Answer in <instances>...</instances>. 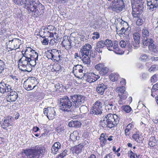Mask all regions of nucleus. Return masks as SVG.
<instances>
[{"label": "nucleus", "mask_w": 158, "mask_h": 158, "mask_svg": "<svg viewBox=\"0 0 158 158\" xmlns=\"http://www.w3.org/2000/svg\"><path fill=\"white\" fill-rule=\"evenodd\" d=\"M130 131L129 130V128H126L125 129V135L127 136H129L130 134Z\"/></svg>", "instance_id": "nucleus-62"}, {"label": "nucleus", "mask_w": 158, "mask_h": 158, "mask_svg": "<svg viewBox=\"0 0 158 158\" xmlns=\"http://www.w3.org/2000/svg\"><path fill=\"white\" fill-rule=\"evenodd\" d=\"M137 18H139L136 21V25L138 26H141L143 23L144 20L143 18H139V17Z\"/></svg>", "instance_id": "nucleus-40"}, {"label": "nucleus", "mask_w": 158, "mask_h": 158, "mask_svg": "<svg viewBox=\"0 0 158 158\" xmlns=\"http://www.w3.org/2000/svg\"><path fill=\"white\" fill-rule=\"evenodd\" d=\"M29 56H25L24 55L19 60V63L24 64L26 65H28L29 64Z\"/></svg>", "instance_id": "nucleus-18"}, {"label": "nucleus", "mask_w": 158, "mask_h": 158, "mask_svg": "<svg viewBox=\"0 0 158 158\" xmlns=\"http://www.w3.org/2000/svg\"><path fill=\"white\" fill-rule=\"evenodd\" d=\"M147 6L148 11L155 10L158 8V0H147Z\"/></svg>", "instance_id": "nucleus-7"}, {"label": "nucleus", "mask_w": 158, "mask_h": 158, "mask_svg": "<svg viewBox=\"0 0 158 158\" xmlns=\"http://www.w3.org/2000/svg\"><path fill=\"white\" fill-rule=\"evenodd\" d=\"M29 56V58L35 59L36 60H38V54L34 50L32 51V52L30 54Z\"/></svg>", "instance_id": "nucleus-22"}, {"label": "nucleus", "mask_w": 158, "mask_h": 158, "mask_svg": "<svg viewBox=\"0 0 158 158\" xmlns=\"http://www.w3.org/2000/svg\"><path fill=\"white\" fill-rule=\"evenodd\" d=\"M23 86L25 89L29 91L32 89L31 88V85L28 82H27L25 81L24 83Z\"/></svg>", "instance_id": "nucleus-30"}, {"label": "nucleus", "mask_w": 158, "mask_h": 158, "mask_svg": "<svg viewBox=\"0 0 158 158\" xmlns=\"http://www.w3.org/2000/svg\"><path fill=\"white\" fill-rule=\"evenodd\" d=\"M83 76L81 77L82 79L86 80L88 82H90V81L92 80L93 76L95 75V74L94 73H91L90 75L89 73H83Z\"/></svg>", "instance_id": "nucleus-13"}, {"label": "nucleus", "mask_w": 158, "mask_h": 158, "mask_svg": "<svg viewBox=\"0 0 158 158\" xmlns=\"http://www.w3.org/2000/svg\"><path fill=\"white\" fill-rule=\"evenodd\" d=\"M132 15L134 17H139L143 11L145 4L143 0H131Z\"/></svg>", "instance_id": "nucleus-4"}, {"label": "nucleus", "mask_w": 158, "mask_h": 158, "mask_svg": "<svg viewBox=\"0 0 158 158\" xmlns=\"http://www.w3.org/2000/svg\"><path fill=\"white\" fill-rule=\"evenodd\" d=\"M118 122L117 115L109 114L103 117V120L102 122V126L103 127L111 128L116 126Z\"/></svg>", "instance_id": "nucleus-5"}, {"label": "nucleus", "mask_w": 158, "mask_h": 158, "mask_svg": "<svg viewBox=\"0 0 158 158\" xmlns=\"http://www.w3.org/2000/svg\"><path fill=\"white\" fill-rule=\"evenodd\" d=\"M5 63L0 60V73L4 71V69L5 68Z\"/></svg>", "instance_id": "nucleus-41"}, {"label": "nucleus", "mask_w": 158, "mask_h": 158, "mask_svg": "<svg viewBox=\"0 0 158 158\" xmlns=\"http://www.w3.org/2000/svg\"><path fill=\"white\" fill-rule=\"evenodd\" d=\"M31 67L29 64L27 66L26 68L25 69H23V72H30L32 70V69Z\"/></svg>", "instance_id": "nucleus-50"}, {"label": "nucleus", "mask_w": 158, "mask_h": 158, "mask_svg": "<svg viewBox=\"0 0 158 158\" xmlns=\"http://www.w3.org/2000/svg\"><path fill=\"white\" fill-rule=\"evenodd\" d=\"M103 22L102 20L101 19H98L97 22H96L95 24L96 25L97 27H102V24Z\"/></svg>", "instance_id": "nucleus-43"}, {"label": "nucleus", "mask_w": 158, "mask_h": 158, "mask_svg": "<svg viewBox=\"0 0 158 158\" xmlns=\"http://www.w3.org/2000/svg\"><path fill=\"white\" fill-rule=\"evenodd\" d=\"M105 46L107 47V48L109 51H113L112 49L110 48L112 47L113 44L112 41L110 40L106 39L104 41Z\"/></svg>", "instance_id": "nucleus-19"}, {"label": "nucleus", "mask_w": 158, "mask_h": 158, "mask_svg": "<svg viewBox=\"0 0 158 158\" xmlns=\"http://www.w3.org/2000/svg\"><path fill=\"white\" fill-rule=\"evenodd\" d=\"M139 133V131L137 132L136 134H133L132 137L133 139L135 140L136 139L140 138Z\"/></svg>", "instance_id": "nucleus-59"}, {"label": "nucleus", "mask_w": 158, "mask_h": 158, "mask_svg": "<svg viewBox=\"0 0 158 158\" xmlns=\"http://www.w3.org/2000/svg\"><path fill=\"white\" fill-rule=\"evenodd\" d=\"M133 45L135 49H137L139 47V43L135 42L133 44Z\"/></svg>", "instance_id": "nucleus-63"}, {"label": "nucleus", "mask_w": 158, "mask_h": 158, "mask_svg": "<svg viewBox=\"0 0 158 158\" xmlns=\"http://www.w3.org/2000/svg\"><path fill=\"white\" fill-rule=\"evenodd\" d=\"M120 46L123 48L127 47V44L126 42L124 40H122L120 41L119 44Z\"/></svg>", "instance_id": "nucleus-55"}, {"label": "nucleus", "mask_w": 158, "mask_h": 158, "mask_svg": "<svg viewBox=\"0 0 158 158\" xmlns=\"http://www.w3.org/2000/svg\"><path fill=\"white\" fill-rule=\"evenodd\" d=\"M104 66V65L101 64H98L96 65L95 68L96 69L98 70H102L103 67Z\"/></svg>", "instance_id": "nucleus-53"}, {"label": "nucleus", "mask_w": 158, "mask_h": 158, "mask_svg": "<svg viewBox=\"0 0 158 158\" xmlns=\"http://www.w3.org/2000/svg\"><path fill=\"white\" fill-rule=\"evenodd\" d=\"M133 36V39L135 42L140 43V34L138 32H135L134 33Z\"/></svg>", "instance_id": "nucleus-28"}, {"label": "nucleus", "mask_w": 158, "mask_h": 158, "mask_svg": "<svg viewBox=\"0 0 158 158\" xmlns=\"http://www.w3.org/2000/svg\"><path fill=\"white\" fill-rule=\"evenodd\" d=\"M112 106H111V107H110V110H118V105H117V104L115 103L114 101L113 102Z\"/></svg>", "instance_id": "nucleus-42"}, {"label": "nucleus", "mask_w": 158, "mask_h": 158, "mask_svg": "<svg viewBox=\"0 0 158 158\" xmlns=\"http://www.w3.org/2000/svg\"><path fill=\"white\" fill-rule=\"evenodd\" d=\"M102 109H99L98 107L97 108L94 106L93 108L90 110V114L92 115H101L102 113Z\"/></svg>", "instance_id": "nucleus-15"}, {"label": "nucleus", "mask_w": 158, "mask_h": 158, "mask_svg": "<svg viewBox=\"0 0 158 158\" xmlns=\"http://www.w3.org/2000/svg\"><path fill=\"white\" fill-rule=\"evenodd\" d=\"M81 125V123L78 120H71L68 124V126L71 127H79Z\"/></svg>", "instance_id": "nucleus-12"}, {"label": "nucleus", "mask_w": 158, "mask_h": 158, "mask_svg": "<svg viewBox=\"0 0 158 158\" xmlns=\"http://www.w3.org/2000/svg\"><path fill=\"white\" fill-rule=\"evenodd\" d=\"M158 78V75L154 74L151 78V82L154 83L156 82Z\"/></svg>", "instance_id": "nucleus-45"}, {"label": "nucleus", "mask_w": 158, "mask_h": 158, "mask_svg": "<svg viewBox=\"0 0 158 158\" xmlns=\"http://www.w3.org/2000/svg\"><path fill=\"white\" fill-rule=\"evenodd\" d=\"M10 77H11L12 79H13V80L15 81V83H18V81L19 80V77H18L14 76L13 75H10Z\"/></svg>", "instance_id": "nucleus-61"}, {"label": "nucleus", "mask_w": 158, "mask_h": 158, "mask_svg": "<svg viewBox=\"0 0 158 158\" xmlns=\"http://www.w3.org/2000/svg\"><path fill=\"white\" fill-rule=\"evenodd\" d=\"M61 145L60 143L58 142L55 143L52 146L51 150L52 153L54 154H56V152L59 149H60Z\"/></svg>", "instance_id": "nucleus-11"}, {"label": "nucleus", "mask_w": 158, "mask_h": 158, "mask_svg": "<svg viewBox=\"0 0 158 158\" xmlns=\"http://www.w3.org/2000/svg\"><path fill=\"white\" fill-rule=\"evenodd\" d=\"M142 42L141 43V45L143 48H145V47L148 45L149 39L148 37H143Z\"/></svg>", "instance_id": "nucleus-23"}, {"label": "nucleus", "mask_w": 158, "mask_h": 158, "mask_svg": "<svg viewBox=\"0 0 158 158\" xmlns=\"http://www.w3.org/2000/svg\"><path fill=\"white\" fill-rule=\"evenodd\" d=\"M37 60H36L35 59H34L31 58H29V64L30 65L31 67H34L35 65L36 64V61Z\"/></svg>", "instance_id": "nucleus-34"}, {"label": "nucleus", "mask_w": 158, "mask_h": 158, "mask_svg": "<svg viewBox=\"0 0 158 158\" xmlns=\"http://www.w3.org/2000/svg\"><path fill=\"white\" fill-rule=\"evenodd\" d=\"M158 90V83L154 85L151 89V91L156 92Z\"/></svg>", "instance_id": "nucleus-52"}, {"label": "nucleus", "mask_w": 158, "mask_h": 158, "mask_svg": "<svg viewBox=\"0 0 158 158\" xmlns=\"http://www.w3.org/2000/svg\"><path fill=\"white\" fill-rule=\"evenodd\" d=\"M141 60L146 61L148 60V56L146 54H144L142 55L141 56Z\"/></svg>", "instance_id": "nucleus-51"}, {"label": "nucleus", "mask_w": 158, "mask_h": 158, "mask_svg": "<svg viewBox=\"0 0 158 158\" xmlns=\"http://www.w3.org/2000/svg\"><path fill=\"white\" fill-rule=\"evenodd\" d=\"M116 91L119 93L120 94H122L127 92L125 90V87L123 86L121 87H117L116 89Z\"/></svg>", "instance_id": "nucleus-26"}, {"label": "nucleus", "mask_w": 158, "mask_h": 158, "mask_svg": "<svg viewBox=\"0 0 158 158\" xmlns=\"http://www.w3.org/2000/svg\"><path fill=\"white\" fill-rule=\"evenodd\" d=\"M118 94L120 96V99L122 100H125L126 99L128 95L127 92L122 94Z\"/></svg>", "instance_id": "nucleus-49"}, {"label": "nucleus", "mask_w": 158, "mask_h": 158, "mask_svg": "<svg viewBox=\"0 0 158 158\" xmlns=\"http://www.w3.org/2000/svg\"><path fill=\"white\" fill-rule=\"evenodd\" d=\"M87 100L86 97L80 94H74L70 96L69 97L66 96L59 99L60 109L64 112H69L72 107L73 108L74 113H76L77 111H74L76 109L79 110L80 113L85 114L88 111L87 107L85 105H82L85 101Z\"/></svg>", "instance_id": "nucleus-1"}, {"label": "nucleus", "mask_w": 158, "mask_h": 158, "mask_svg": "<svg viewBox=\"0 0 158 158\" xmlns=\"http://www.w3.org/2000/svg\"><path fill=\"white\" fill-rule=\"evenodd\" d=\"M45 148L41 146L36 145L33 148L24 149L22 152L24 153L28 158H39L40 154L43 155Z\"/></svg>", "instance_id": "nucleus-3"}, {"label": "nucleus", "mask_w": 158, "mask_h": 158, "mask_svg": "<svg viewBox=\"0 0 158 158\" xmlns=\"http://www.w3.org/2000/svg\"><path fill=\"white\" fill-rule=\"evenodd\" d=\"M6 84H5L3 82L0 83V92L2 94H4L6 92Z\"/></svg>", "instance_id": "nucleus-24"}, {"label": "nucleus", "mask_w": 158, "mask_h": 158, "mask_svg": "<svg viewBox=\"0 0 158 158\" xmlns=\"http://www.w3.org/2000/svg\"><path fill=\"white\" fill-rule=\"evenodd\" d=\"M99 77H100L96 75L95 74L94 76H93L92 80L90 81V82H93L94 81H96L98 79H99Z\"/></svg>", "instance_id": "nucleus-58"}, {"label": "nucleus", "mask_w": 158, "mask_h": 158, "mask_svg": "<svg viewBox=\"0 0 158 158\" xmlns=\"http://www.w3.org/2000/svg\"><path fill=\"white\" fill-rule=\"evenodd\" d=\"M50 108V107H48L47 108H45L44 109V114L45 115L47 116V115L48 116L49 111V108Z\"/></svg>", "instance_id": "nucleus-57"}, {"label": "nucleus", "mask_w": 158, "mask_h": 158, "mask_svg": "<svg viewBox=\"0 0 158 158\" xmlns=\"http://www.w3.org/2000/svg\"><path fill=\"white\" fill-rule=\"evenodd\" d=\"M15 3L20 6L25 4L31 15L35 17L41 16L44 13V6L39 0H13Z\"/></svg>", "instance_id": "nucleus-2"}, {"label": "nucleus", "mask_w": 158, "mask_h": 158, "mask_svg": "<svg viewBox=\"0 0 158 158\" xmlns=\"http://www.w3.org/2000/svg\"><path fill=\"white\" fill-rule=\"evenodd\" d=\"M51 56V58H49L50 59L53 61L60 63L61 61V59L60 58L61 57V56L60 54H56L55 55L52 54V55Z\"/></svg>", "instance_id": "nucleus-17"}, {"label": "nucleus", "mask_w": 158, "mask_h": 158, "mask_svg": "<svg viewBox=\"0 0 158 158\" xmlns=\"http://www.w3.org/2000/svg\"><path fill=\"white\" fill-rule=\"evenodd\" d=\"M67 152L66 150H64L62 152L58 155L57 158H63L67 155Z\"/></svg>", "instance_id": "nucleus-38"}, {"label": "nucleus", "mask_w": 158, "mask_h": 158, "mask_svg": "<svg viewBox=\"0 0 158 158\" xmlns=\"http://www.w3.org/2000/svg\"><path fill=\"white\" fill-rule=\"evenodd\" d=\"M82 56L81 58L83 63L85 64H90L91 63L90 57L89 55H83L81 54Z\"/></svg>", "instance_id": "nucleus-14"}, {"label": "nucleus", "mask_w": 158, "mask_h": 158, "mask_svg": "<svg viewBox=\"0 0 158 158\" xmlns=\"http://www.w3.org/2000/svg\"><path fill=\"white\" fill-rule=\"evenodd\" d=\"M105 47L104 41L101 40L98 41L96 47L98 48H103Z\"/></svg>", "instance_id": "nucleus-33"}, {"label": "nucleus", "mask_w": 158, "mask_h": 158, "mask_svg": "<svg viewBox=\"0 0 158 158\" xmlns=\"http://www.w3.org/2000/svg\"><path fill=\"white\" fill-rule=\"evenodd\" d=\"M27 65H26L24 64H19L18 65V67L19 69L21 71H23V69H25L27 67Z\"/></svg>", "instance_id": "nucleus-46"}, {"label": "nucleus", "mask_w": 158, "mask_h": 158, "mask_svg": "<svg viewBox=\"0 0 158 158\" xmlns=\"http://www.w3.org/2000/svg\"><path fill=\"white\" fill-rule=\"evenodd\" d=\"M118 42L117 41H114V46L112 47L113 50H115L116 51L119 50V48H118Z\"/></svg>", "instance_id": "nucleus-47"}, {"label": "nucleus", "mask_w": 158, "mask_h": 158, "mask_svg": "<svg viewBox=\"0 0 158 158\" xmlns=\"http://www.w3.org/2000/svg\"><path fill=\"white\" fill-rule=\"evenodd\" d=\"M92 47L89 44H87L83 46V48L81 49V51L82 52L81 53L83 55H89L91 49Z\"/></svg>", "instance_id": "nucleus-10"}, {"label": "nucleus", "mask_w": 158, "mask_h": 158, "mask_svg": "<svg viewBox=\"0 0 158 158\" xmlns=\"http://www.w3.org/2000/svg\"><path fill=\"white\" fill-rule=\"evenodd\" d=\"M42 38H44L43 40L41 41V42L43 45H47L48 44L49 40L48 39L46 38L45 36H44L42 37Z\"/></svg>", "instance_id": "nucleus-48"}, {"label": "nucleus", "mask_w": 158, "mask_h": 158, "mask_svg": "<svg viewBox=\"0 0 158 158\" xmlns=\"http://www.w3.org/2000/svg\"><path fill=\"white\" fill-rule=\"evenodd\" d=\"M122 110L126 113H128L130 112L131 110L132 109L128 105H124L122 107Z\"/></svg>", "instance_id": "nucleus-31"}, {"label": "nucleus", "mask_w": 158, "mask_h": 158, "mask_svg": "<svg viewBox=\"0 0 158 158\" xmlns=\"http://www.w3.org/2000/svg\"><path fill=\"white\" fill-rule=\"evenodd\" d=\"M89 53H90V57H92L93 58H94L97 54L96 50L92 51L91 50Z\"/></svg>", "instance_id": "nucleus-54"}, {"label": "nucleus", "mask_w": 158, "mask_h": 158, "mask_svg": "<svg viewBox=\"0 0 158 158\" xmlns=\"http://www.w3.org/2000/svg\"><path fill=\"white\" fill-rule=\"evenodd\" d=\"M97 85L96 88L97 92L98 94L102 95L105 89H107V85L103 83L98 84Z\"/></svg>", "instance_id": "nucleus-8"}, {"label": "nucleus", "mask_w": 158, "mask_h": 158, "mask_svg": "<svg viewBox=\"0 0 158 158\" xmlns=\"http://www.w3.org/2000/svg\"><path fill=\"white\" fill-rule=\"evenodd\" d=\"M119 75H116V74H111L110 76V77H111V80L113 81H117L118 80V78L119 77Z\"/></svg>", "instance_id": "nucleus-37"}, {"label": "nucleus", "mask_w": 158, "mask_h": 158, "mask_svg": "<svg viewBox=\"0 0 158 158\" xmlns=\"http://www.w3.org/2000/svg\"><path fill=\"white\" fill-rule=\"evenodd\" d=\"M99 139L100 142L103 144H105L107 141L106 137L105 134L104 133L101 134Z\"/></svg>", "instance_id": "nucleus-27"}, {"label": "nucleus", "mask_w": 158, "mask_h": 158, "mask_svg": "<svg viewBox=\"0 0 158 158\" xmlns=\"http://www.w3.org/2000/svg\"><path fill=\"white\" fill-rule=\"evenodd\" d=\"M156 140L154 136H152L149 140L148 145L151 147H153L156 144Z\"/></svg>", "instance_id": "nucleus-21"}, {"label": "nucleus", "mask_w": 158, "mask_h": 158, "mask_svg": "<svg viewBox=\"0 0 158 158\" xmlns=\"http://www.w3.org/2000/svg\"><path fill=\"white\" fill-rule=\"evenodd\" d=\"M103 106V104L102 102H100L99 101H97L94 103V106L96 107H98L99 109H102V106Z\"/></svg>", "instance_id": "nucleus-35"}, {"label": "nucleus", "mask_w": 158, "mask_h": 158, "mask_svg": "<svg viewBox=\"0 0 158 158\" xmlns=\"http://www.w3.org/2000/svg\"><path fill=\"white\" fill-rule=\"evenodd\" d=\"M60 52H61L60 51H58V50L55 49H52L51 50V52H49V54H51L50 56H51L52 54H53V55L59 54V53Z\"/></svg>", "instance_id": "nucleus-44"}, {"label": "nucleus", "mask_w": 158, "mask_h": 158, "mask_svg": "<svg viewBox=\"0 0 158 158\" xmlns=\"http://www.w3.org/2000/svg\"><path fill=\"white\" fill-rule=\"evenodd\" d=\"M113 12L119 13L126 10L125 3L123 0H114L112 1L108 7Z\"/></svg>", "instance_id": "nucleus-6"}, {"label": "nucleus", "mask_w": 158, "mask_h": 158, "mask_svg": "<svg viewBox=\"0 0 158 158\" xmlns=\"http://www.w3.org/2000/svg\"><path fill=\"white\" fill-rule=\"evenodd\" d=\"M113 102H114V101L109 100H106L105 101L104 105H105L106 110L107 109L108 110H110V107L113 106Z\"/></svg>", "instance_id": "nucleus-20"}, {"label": "nucleus", "mask_w": 158, "mask_h": 158, "mask_svg": "<svg viewBox=\"0 0 158 158\" xmlns=\"http://www.w3.org/2000/svg\"><path fill=\"white\" fill-rule=\"evenodd\" d=\"M8 122H7V127L13 125L12 122L14 118V117L10 116V117H7Z\"/></svg>", "instance_id": "nucleus-36"}, {"label": "nucleus", "mask_w": 158, "mask_h": 158, "mask_svg": "<svg viewBox=\"0 0 158 158\" xmlns=\"http://www.w3.org/2000/svg\"><path fill=\"white\" fill-rule=\"evenodd\" d=\"M156 66L155 65H152L151 66L149 69V71L151 72L152 71H155L157 70L156 68Z\"/></svg>", "instance_id": "nucleus-64"}, {"label": "nucleus", "mask_w": 158, "mask_h": 158, "mask_svg": "<svg viewBox=\"0 0 158 158\" xmlns=\"http://www.w3.org/2000/svg\"><path fill=\"white\" fill-rule=\"evenodd\" d=\"M128 154L129 155L130 158H135V156L138 157L139 156V155H138L136 153H134L131 150L128 152Z\"/></svg>", "instance_id": "nucleus-39"}, {"label": "nucleus", "mask_w": 158, "mask_h": 158, "mask_svg": "<svg viewBox=\"0 0 158 158\" xmlns=\"http://www.w3.org/2000/svg\"><path fill=\"white\" fill-rule=\"evenodd\" d=\"M53 69L55 72H56L58 73L62 70L61 66L58 64H56L54 65Z\"/></svg>", "instance_id": "nucleus-25"}, {"label": "nucleus", "mask_w": 158, "mask_h": 158, "mask_svg": "<svg viewBox=\"0 0 158 158\" xmlns=\"http://www.w3.org/2000/svg\"><path fill=\"white\" fill-rule=\"evenodd\" d=\"M30 83H32V85L37 82V79L35 77H30Z\"/></svg>", "instance_id": "nucleus-60"}, {"label": "nucleus", "mask_w": 158, "mask_h": 158, "mask_svg": "<svg viewBox=\"0 0 158 158\" xmlns=\"http://www.w3.org/2000/svg\"><path fill=\"white\" fill-rule=\"evenodd\" d=\"M143 35V37H148L149 36V33L147 28H144L142 30Z\"/></svg>", "instance_id": "nucleus-32"}, {"label": "nucleus", "mask_w": 158, "mask_h": 158, "mask_svg": "<svg viewBox=\"0 0 158 158\" xmlns=\"http://www.w3.org/2000/svg\"><path fill=\"white\" fill-rule=\"evenodd\" d=\"M83 68V67L81 65L77 64L75 66H74L73 68V71L75 72L76 70H78L79 69L81 68Z\"/></svg>", "instance_id": "nucleus-56"}, {"label": "nucleus", "mask_w": 158, "mask_h": 158, "mask_svg": "<svg viewBox=\"0 0 158 158\" xmlns=\"http://www.w3.org/2000/svg\"><path fill=\"white\" fill-rule=\"evenodd\" d=\"M83 146L82 145L79 144V145L75 146V154L78 155L80 153L82 150V148Z\"/></svg>", "instance_id": "nucleus-29"}, {"label": "nucleus", "mask_w": 158, "mask_h": 158, "mask_svg": "<svg viewBox=\"0 0 158 158\" xmlns=\"http://www.w3.org/2000/svg\"><path fill=\"white\" fill-rule=\"evenodd\" d=\"M56 116V112L54 108L50 107L47 117L49 119H52Z\"/></svg>", "instance_id": "nucleus-16"}, {"label": "nucleus", "mask_w": 158, "mask_h": 158, "mask_svg": "<svg viewBox=\"0 0 158 158\" xmlns=\"http://www.w3.org/2000/svg\"><path fill=\"white\" fill-rule=\"evenodd\" d=\"M18 97V95L17 92L14 91L10 92L6 98L7 101L10 102V100L12 102H15L17 99Z\"/></svg>", "instance_id": "nucleus-9"}]
</instances>
